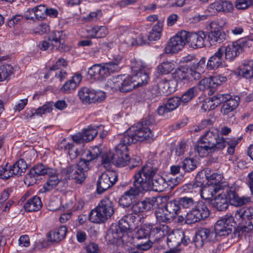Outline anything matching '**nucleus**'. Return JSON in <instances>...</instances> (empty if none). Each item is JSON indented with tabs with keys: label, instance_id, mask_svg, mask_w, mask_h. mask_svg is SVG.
<instances>
[{
	"label": "nucleus",
	"instance_id": "obj_1",
	"mask_svg": "<svg viewBox=\"0 0 253 253\" xmlns=\"http://www.w3.org/2000/svg\"><path fill=\"white\" fill-rule=\"evenodd\" d=\"M136 217L132 213L124 216L118 225H113L108 230L106 239L111 244H120L127 246L132 243L133 238L130 231L137 226Z\"/></svg>",
	"mask_w": 253,
	"mask_h": 253
},
{
	"label": "nucleus",
	"instance_id": "obj_2",
	"mask_svg": "<svg viewBox=\"0 0 253 253\" xmlns=\"http://www.w3.org/2000/svg\"><path fill=\"white\" fill-rule=\"evenodd\" d=\"M225 191V192L219 193L211 200V205L219 211L226 210L229 206V202L232 205L239 207L250 202V198L238 196L235 186L227 187Z\"/></svg>",
	"mask_w": 253,
	"mask_h": 253
},
{
	"label": "nucleus",
	"instance_id": "obj_3",
	"mask_svg": "<svg viewBox=\"0 0 253 253\" xmlns=\"http://www.w3.org/2000/svg\"><path fill=\"white\" fill-rule=\"evenodd\" d=\"M225 147V140L216 132L208 131L201 140L194 145V150L200 157H206L209 154L220 151Z\"/></svg>",
	"mask_w": 253,
	"mask_h": 253
},
{
	"label": "nucleus",
	"instance_id": "obj_4",
	"mask_svg": "<svg viewBox=\"0 0 253 253\" xmlns=\"http://www.w3.org/2000/svg\"><path fill=\"white\" fill-rule=\"evenodd\" d=\"M48 175V179L44 184L43 189V192H45L52 189L56 186L60 181L58 175L55 169L49 168L42 164H39L32 168L26 176V181H29L30 183L33 181H30V179L32 180L40 175Z\"/></svg>",
	"mask_w": 253,
	"mask_h": 253
},
{
	"label": "nucleus",
	"instance_id": "obj_5",
	"mask_svg": "<svg viewBox=\"0 0 253 253\" xmlns=\"http://www.w3.org/2000/svg\"><path fill=\"white\" fill-rule=\"evenodd\" d=\"M129 160L128 147L121 139L120 142L115 148V153L109 152L102 155L101 164L106 169L109 168L111 164L118 167H124L127 165Z\"/></svg>",
	"mask_w": 253,
	"mask_h": 253
},
{
	"label": "nucleus",
	"instance_id": "obj_6",
	"mask_svg": "<svg viewBox=\"0 0 253 253\" xmlns=\"http://www.w3.org/2000/svg\"><path fill=\"white\" fill-rule=\"evenodd\" d=\"M132 128L133 129L132 130L130 129L126 131L121 135V139L127 147L138 141L146 140L149 142L153 141L157 137V135L154 134L148 127L137 126L136 128L134 127Z\"/></svg>",
	"mask_w": 253,
	"mask_h": 253
},
{
	"label": "nucleus",
	"instance_id": "obj_7",
	"mask_svg": "<svg viewBox=\"0 0 253 253\" xmlns=\"http://www.w3.org/2000/svg\"><path fill=\"white\" fill-rule=\"evenodd\" d=\"M114 201L108 197H105L99 203L97 207L90 211L89 220L93 223L104 222L114 214Z\"/></svg>",
	"mask_w": 253,
	"mask_h": 253
},
{
	"label": "nucleus",
	"instance_id": "obj_8",
	"mask_svg": "<svg viewBox=\"0 0 253 253\" xmlns=\"http://www.w3.org/2000/svg\"><path fill=\"white\" fill-rule=\"evenodd\" d=\"M65 35L62 31H53L49 35L47 41H43L39 44V47L43 50L51 51L54 48L57 50L65 52L69 50V47L64 43Z\"/></svg>",
	"mask_w": 253,
	"mask_h": 253
},
{
	"label": "nucleus",
	"instance_id": "obj_9",
	"mask_svg": "<svg viewBox=\"0 0 253 253\" xmlns=\"http://www.w3.org/2000/svg\"><path fill=\"white\" fill-rule=\"evenodd\" d=\"M235 218L239 224L243 225L240 228L242 233H249L253 230V208L243 207L237 210L235 214Z\"/></svg>",
	"mask_w": 253,
	"mask_h": 253
},
{
	"label": "nucleus",
	"instance_id": "obj_10",
	"mask_svg": "<svg viewBox=\"0 0 253 253\" xmlns=\"http://www.w3.org/2000/svg\"><path fill=\"white\" fill-rule=\"evenodd\" d=\"M158 168L151 162H147L133 176V181L140 187L144 183H149L157 175Z\"/></svg>",
	"mask_w": 253,
	"mask_h": 253
},
{
	"label": "nucleus",
	"instance_id": "obj_11",
	"mask_svg": "<svg viewBox=\"0 0 253 253\" xmlns=\"http://www.w3.org/2000/svg\"><path fill=\"white\" fill-rule=\"evenodd\" d=\"M212 99L213 100H217L216 106L223 103L221 109L223 115H228L230 113L233 114L232 112L238 107L240 100L238 96H235L234 98H232L230 94L220 93L213 96Z\"/></svg>",
	"mask_w": 253,
	"mask_h": 253
},
{
	"label": "nucleus",
	"instance_id": "obj_12",
	"mask_svg": "<svg viewBox=\"0 0 253 253\" xmlns=\"http://www.w3.org/2000/svg\"><path fill=\"white\" fill-rule=\"evenodd\" d=\"M195 207L187 213L185 223L191 224L204 220L209 217L210 211L207 206L201 201H197Z\"/></svg>",
	"mask_w": 253,
	"mask_h": 253
},
{
	"label": "nucleus",
	"instance_id": "obj_13",
	"mask_svg": "<svg viewBox=\"0 0 253 253\" xmlns=\"http://www.w3.org/2000/svg\"><path fill=\"white\" fill-rule=\"evenodd\" d=\"M89 168L82 162H79L76 165H72L64 170L65 179H73L75 182L81 184L85 180Z\"/></svg>",
	"mask_w": 253,
	"mask_h": 253
},
{
	"label": "nucleus",
	"instance_id": "obj_14",
	"mask_svg": "<svg viewBox=\"0 0 253 253\" xmlns=\"http://www.w3.org/2000/svg\"><path fill=\"white\" fill-rule=\"evenodd\" d=\"M253 41L244 38L232 42L223 48L225 56L230 61L233 60L239 55L242 49L252 45Z\"/></svg>",
	"mask_w": 253,
	"mask_h": 253
},
{
	"label": "nucleus",
	"instance_id": "obj_15",
	"mask_svg": "<svg viewBox=\"0 0 253 253\" xmlns=\"http://www.w3.org/2000/svg\"><path fill=\"white\" fill-rule=\"evenodd\" d=\"M187 32L182 31L175 36L170 38L165 48V52L167 54L176 53L181 50L186 42Z\"/></svg>",
	"mask_w": 253,
	"mask_h": 253
},
{
	"label": "nucleus",
	"instance_id": "obj_16",
	"mask_svg": "<svg viewBox=\"0 0 253 253\" xmlns=\"http://www.w3.org/2000/svg\"><path fill=\"white\" fill-rule=\"evenodd\" d=\"M118 180V174L114 171L103 172L99 177L97 182V192L102 194L111 188Z\"/></svg>",
	"mask_w": 253,
	"mask_h": 253
},
{
	"label": "nucleus",
	"instance_id": "obj_17",
	"mask_svg": "<svg viewBox=\"0 0 253 253\" xmlns=\"http://www.w3.org/2000/svg\"><path fill=\"white\" fill-rule=\"evenodd\" d=\"M218 240V236L214 231L209 228H202L195 234L194 242L197 248H202L208 242H215Z\"/></svg>",
	"mask_w": 253,
	"mask_h": 253
},
{
	"label": "nucleus",
	"instance_id": "obj_18",
	"mask_svg": "<svg viewBox=\"0 0 253 253\" xmlns=\"http://www.w3.org/2000/svg\"><path fill=\"white\" fill-rule=\"evenodd\" d=\"M234 217L232 215H226L222 219L218 220L214 225V231L217 236H226L228 238L231 235L234 223Z\"/></svg>",
	"mask_w": 253,
	"mask_h": 253
},
{
	"label": "nucleus",
	"instance_id": "obj_19",
	"mask_svg": "<svg viewBox=\"0 0 253 253\" xmlns=\"http://www.w3.org/2000/svg\"><path fill=\"white\" fill-rule=\"evenodd\" d=\"M143 189L140 187L134 181L133 185L130 188L125 192L119 199V204L123 207H129L133 204L135 199L140 194L143 193Z\"/></svg>",
	"mask_w": 253,
	"mask_h": 253
},
{
	"label": "nucleus",
	"instance_id": "obj_20",
	"mask_svg": "<svg viewBox=\"0 0 253 253\" xmlns=\"http://www.w3.org/2000/svg\"><path fill=\"white\" fill-rule=\"evenodd\" d=\"M191 242L189 237L180 230L172 231L168 235L167 240L168 246L171 249L177 247L180 245L187 246Z\"/></svg>",
	"mask_w": 253,
	"mask_h": 253
},
{
	"label": "nucleus",
	"instance_id": "obj_21",
	"mask_svg": "<svg viewBox=\"0 0 253 253\" xmlns=\"http://www.w3.org/2000/svg\"><path fill=\"white\" fill-rule=\"evenodd\" d=\"M169 184L162 176L157 175L149 183H144L142 185L143 192L153 190L163 192L168 187Z\"/></svg>",
	"mask_w": 253,
	"mask_h": 253
},
{
	"label": "nucleus",
	"instance_id": "obj_22",
	"mask_svg": "<svg viewBox=\"0 0 253 253\" xmlns=\"http://www.w3.org/2000/svg\"><path fill=\"white\" fill-rule=\"evenodd\" d=\"M155 203L156 200L154 198H145L143 201L135 202L131 207L132 214H138L150 211L154 209Z\"/></svg>",
	"mask_w": 253,
	"mask_h": 253
},
{
	"label": "nucleus",
	"instance_id": "obj_23",
	"mask_svg": "<svg viewBox=\"0 0 253 253\" xmlns=\"http://www.w3.org/2000/svg\"><path fill=\"white\" fill-rule=\"evenodd\" d=\"M227 78L221 75H215L210 78H206L200 82V84L204 86V89H210L211 92L215 91L216 87L226 82Z\"/></svg>",
	"mask_w": 253,
	"mask_h": 253
},
{
	"label": "nucleus",
	"instance_id": "obj_24",
	"mask_svg": "<svg viewBox=\"0 0 253 253\" xmlns=\"http://www.w3.org/2000/svg\"><path fill=\"white\" fill-rule=\"evenodd\" d=\"M205 41H207V35L204 32L200 31L194 33L187 32L186 42L193 48L203 47L205 45Z\"/></svg>",
	"mask_w": 253,
	"mask_h": 253
},
{
	"label": "nucleus",
	"instance_id": "obj_25",
	"mask_svg": "<svg viewBox=\"0 0 253 253\" xmlns=\"http://www.w3.org/2000/svg\"><path fill=\"white\" fill-rule=\"evenodd\" d=\"M101 153V150L97 146L89 149H83L80 162H83L90 168V163L96 160Z\"/></svg>",
	"mask_w": 253,
	"mask_h": 253
},
{
	"label": "nucleus",
	"instance_id": "obj_26",
	"mask_svg": "<svg viewBox=\"0 0 253 253\" xmlns=\"http://www.w3.org/2000/svg\"><path fill=\"white\" fill-rule=\"evenodd\" d=\"M151 239L154 242H159L161 239L168 234L170 228L165 224L151 223Z\"/></svg>",
	"mask_w": 253,
	"mask_h": 253
},
{
	"label": "nucleus",
	"instance_id": "obj_27",
	"mask_svg": "<svg viewBox=\"0 0 253 253\" xmlns=\"http://www.w3.org/2000/svg\"><path fill=\"white\" fill-rule=\"evenodd\" d=\"M224 50L222 47H220L210 57L207 63V68L209 70H214L221 66L224 62L223 58Z\"/></svg>",
	"mask_w": 253,
	"mask_h": 253
},
{
	"label": "nucleus",
	"instance_id": "obj_28",
	"mask_svg": "<svg viewBox=\"0 0 253 253\" xmlns=\"http://www.w3.org/2000/svg\"><path fill=\"white\" fill-rule=\"evenodd\" d=\"M206 58L203 57L198 62H194L188 70V74L195 80L201 78V75L204 72L206 66Z\"/></svg>",
	"mask_w": 253,
	"mask_h": 253
},
{
	"label": "nucleus",
	"instance_id": "obj_29",
	"mask_svg": "<svg viewBox=\"0 0 253 253\" xmlns=\"http://www.w3.org/2000/svg\"><path fill=\"white\" fill-rule=\"evenodd\" d=\"M88 74L92 79L99 81H103L108 76L103 63L92 66L89 69Z\"/></svg>",
	"mask_w": 253,
	"mask_h": 253
},
{
	"label": "nucleus",
	"instance_id": "obj_30",
	"mask_svg": "<svg viewBox=\"0 0 253 253\" xmlns=\"http://www.w3.org/2000/svg\"><path fill=\"white\" fill-rule=\"evenodd\" d=\"M207 35V41L211 45H215L225 41L227 35L221 30L213 29L209 32Z\"/></svg>",
	"mask_w": 253,
	"mask_h": 253
},
{
	"label": "nucleus",
	"instance_id": "obj_31",
	"mask_svg": "<svg viewBox=\"0 0 253 253\" xmlns=\"http://www.w3.org/2000/svg\"><path fill=\"white\" fill-rule=\"evenodd\" d=\"M82 80L81 74L77 73L71 80L67 81L61 88V90L64 93H69L76 89Z\"/></svg>",
	"mask_w": 253,
	"mask_h": 253
},
{
	"label": "nucleus",
	"instance_id": "obj_32",
	"mask_svg": "<svg viewBox=\"0 0 253 253\" xmlns=\"http://www.w3.org/2000/svg\"><path fill=\"white\" fill-rule=\"evenodd\" d=\"M176 83L173 80H167L166 79H162L158 83V87L160 89L159 93H161L165 95L170 94L175 90Z\"/></svg>",
	"mask_w": 253,
	"mask_h": 253
},
{
	"label": "nucleus",
	"instance_id": "obj_33",
	"mask_svg": "<svg viewBox=\"0 0 253 253\" xmlns=\"http://www.w3.org/2000/svg\"><path fill=\"white\" fill-rule=\"evenodd\" d=\"M120 80L122 82L120 84L119 91L126 92L131 91L136 86L132 76L127 77L125 75H120Z\"/></svg>",
	"mask_w": 253,
	"mask_h": 253
},
{
	"label": "nucleus",
	"instance_id": "obj_34",
	"mask_svg": "<svg viewBox=\"0 0 253 253\" xmlns=\"http://www.w3.org/2000/svg\"><path fill=\"white\" fill-rule=\"evenodd\" d=\"M42 203L41 199L37 196L30 198L24 204L25 210L27 211H36L40 210L42 207Z\"/></svg>",
	"mask_w": 253,
	"mask_h": 253
},
{
	"label": "nucleus",
	"instance_id": "obj_35",
	"mask_svg": "<svg viewBox=\"0 0 253 253\" xmlns=\"http://www.w3.org/2000/svg\"><path fill=\"white\" fill-rule=\"evenodd\" d=\"M67 229L65 226H61L59 228L50 231L48 233V239L51 242H59L66 236Z\"/></svg>",
	"mask_w": 253,
	"mask_h": 253
},
{
	"label": "nucleus",
	"instance_id": "obj_36",
	"mask_svg": "<svg viewBox=\"0 0 253 253\" xmlns=\"http://www.w3.org/2000/svg\"><path fill=\"white\" fill-rule=\"evenodd\" d=\"M240 70L243 77L253 79V60H244L240 66Z\"/></svg>",
	"mask_w": 253,
	"mask_h": 253
},
{
	"label": "nucleus",
	"instance_id": "obj_37",
	"mask_svg": "<svg viewBox=\"0 0 253 253\" xmlns=\"http://www.w3.org/2000/svg\"><path fill=\"white\" fill-rule=\"evenodd\" d=\"M165 208L167 212H168L173 218L176 214L179 213L181 210L178 198L168 202L165 206Z\"/></svg>",
	"mask_w": 253,
	"mask_h": 253
},
{
	"label": "nucleus",
	"instance_id": "obj_38",
	"mask_svg": "<svg viewBox=\"0 0 253 253\" xmlns=\"http://www.w3.org/2000/svg\"><path fill=\"white\" fill-rule=\"evenodd\" d=\"M122 81L120 80V76L112 77L109 79L105 84V88L106 91L110 93L119 90L120 84Z\"/></svg>",
	"mask_w": 253,
	"mask_h": 253
},
{
	"label": "nucleus",
	"instance_id": "obj_39",
	"mask_svg": "<svg viewBox=\"0 0 253 253\" xmlns=\"http://www.w3.org/2000/svg\"><path fill=\"white\" fill-rule=\"evenodd\" d=\"M151 223H145L136 231L135 238L138 240H148L151 238Z\"/></svg>",
	"mask_w": 253,
	"mask_h": 253
},
{
	"label": "nucleus",
	"instance_id": "obj_40",
	"mask_svg": "<svg viewBox=\"0 0 253 253\" xmlns=\"http://www.w3.org/2000/svg\"><path fill=\"white\" fill-rule=\"evenodd\" d=\"M131 76L136 86H141L147 84L149 77L146 68L133 74Z\"/></svg>",
	"mask_w": 253,
	"mask_h": 253
},
{
	"label": "nucleus",
	"instance_id": "obj_41",
	"mask_svg": "<svg viewBox=\"0 0 253 253\" xmlns=\"http://www.w3.org/2000/svg\"><path fill=\"white\" fill-rule=\"evenodd\" d=\"M12 167L14 175L20 176L24 173L28 168V165L23 159H20Z\"/></svg>",
	"mask_w": 253,
	"mask_h": 253
},
{
	"label": "nucleus",
	"instance_id": "obj_42",
	"mask_svg": "<svg viewBox=\"0 0 253 253\" xmlns=\"http://www.w3.org/2000/svg\"><path fill=\"white\" fill-rule=\"evenodd\" d=\"M162 23L158 22L156 25L153 27L152 30L149 32L147 36L148 41H155L160 39L162 31Z\"/></svg>",
	"mask_w": 253,
	"mask_h": 253
},
{
	"label": "nucleus",
	"instance_id": "obj_43",
	"mask_svg": "<svg viewBox=\"0 0 253 253\" xmlns=\"http://www.w3.org/2000/svg\"><path fill=\"white\" fill-rule=\"evenodd\" d=\"M93 89L87 87L81 88L78 92V95L81 101L84 103L90 104L92 103L91 94L93 93Z\"/></svg>",
	"mask_w": 253,
	"mask_h": 253
},
{
	"label": "nucleus",
	"instance_id": "obj_44",
	"mask_svg": "<svg viewBox=\"0 0 253 253\" xmlns=\"http://www.w3.org/2000/svg\"><path fill=\"white\" fill-rule=\"evenodd\" d=\"M181 209L192 210L197 202L195 199L192 197L184 196L178 198Z\"/></svg>",
	"mask_w": 253,
	"mask_h": 253
},
{
	"label": "nucleus",
	"instance_id": "obj_45",
	"mask_svg": "<svg viewBox=\"0 0 253 253\" xmlns=\"http://www.w3.org/2000/svg\"><path fill=\"white\" fill-rule=\"evenodd\" d=\"M155 216L157 221L160 222H169L172 220V217L167 212L166 210L159 209L155 211Z\"/></svg>",
	"mask_w": 253,
	"mask_h": 253
},
{
	"label": "nucleus",
	"instance_id": "obj_46",
	"mask_svg": "<svg viewBox=\"0 0 253 253\" xmlns=\"http://www.w3.org/2000/svg\"><path fill=\"white\" fill-rule=\"evenodd\" d=\"M100 126H89L82 132L85 138V142L92 140L98 134L97 128L101 127Z\"/></svg>",
	"mask_w": 253,
	"mask_h": 253
},
{
	"label": "nucleus",
	"instance_id": "obj_47",
	"mask_svg": "<svg viewBox=\"0 0 253 253\" xmlns=\"http://www.w3.org/2000/svg\"><path fill=\"white\" fill-rule=\"evenodd\" d=\"M121 60V58H119L115 59L113 61L103 63V65L105 68L108 76H109L111 73L117 72L120 71L121 67L119 64Z\"/></svg>",
	"mask_w": 253,
	"mask_h": 253
},
{
	"label": "nucleus",
	"instance_id": "obj_48",
	"mask_svg": "<svg viewBox=\"0 0 253 253\" xmlns=\"http://www.w3.org/2000/svg\"><path fill=\"white\" fill-rule=\"evenodd\" d=\"M217 192V189L213 186L205 187L201 190V196L202 199L209 200L211 204V200L213 199V195Z\"/></svg>",
	"mask_w": 253,
	"mask_h": 253
},
{
	"label": "nucleus",
	"instance_id": "obj_49",
	"mask_svg": "<svg viewBox=\"0 0 253 253\" xmlns=\"http://www.w3.org/2000/svg\"><path fill=\"white\" fill-rule=\"evenodd\" d=\"M13 74V68L9 64H3L0 66V82L7 80Z\"/></svg>",
	"mask_w": 253,
	"mask_h": 253
},
{
	"label": "nucleus",
	"instance_id": "obj_50",
	"mask_svg": "<svg viewBox=\"0 0 253 253\" xmlns=\"http://www.w3.org/2000/svg\"><path fill=\"white\" fill-rule=\"evenodd\" d=\"M198 89L196 87H192L189 88L181 96L182 103H187L190 101L197 94Z\"/></svg>",
	"mask_w": 253,
	"mask_h": 253
},
{
	"label": "nucleus",
	"instance_id": "obj_51",
	"mask_svg": "<svg viewBox=\"0 0 253 253\" xmlns=\"http://www.w3.org/2000/svg\"><path fill=\"white\" fill-rule=\"evenodd\" d=\"M197 166V161L193 158H186L182 162L181 168L185 172L194 170Z\"/></svg>",
	"mask_w": 253,
	"mask_h": 253
},
{
	"label": "nucleus",
	"instance_id": "obj_52",
	"mask_svg": "<svg viewBox=\"0 0 253 253\" xmlns=\"http://www.w3.org/2000/svg\"><path fill=\"white\" fill-rule=\"evenodd\" d=\"M77 146L74 143H71L70 146H68L67 152L71 159H76L78 156L81 155L82 151V146Z\"/></svg>",
	"mask_w": 253,
	"mask_h": 253
},
{
	"label": "nucleus",
	"instance_id": "obj_53",
	"mask_svg": "<svg viewBox=\"0 0 253 253\" xmlns=\"http://www.w3.org/2000/svg\"><path fill=\"white\" fill-rule=\"evenodd\" d=\"M175 68L173 63L171 62H164L159 65L157 68L159 73L162 74H168Z\"/></svg>",
	"mask_w": 253,
	"mask_h": 253
},
{
	"label": "nucleus",
	"instance_id": "obj_54",
	"mask_svg": "<svg viewBox=\"0 0 253 253\" xmlns=\"http://www.w3.org/2000/svg\"><path fill=\"white\" fill-rule=\"evenodd\" d=\"M181 102L182 101L180 97L174 96L169 98L166 104L171 112L177 108L180 105Z\"/></svg>",
	"mask_w": 253,
	"mask_h": 253
},
{
	"label": "nucleus",
	"instance_id": "obj_55",
	"mask_svg": "<svg viewBox=\"0 0 253 253\" xmlns=\"http://www.w3.org/2000/svg\"><path fill=\"white\" fill-rule=\"evenodd\" d=\"M242 139V137L241 136L237 139L232 138L230 139L228 141H225V144H227L228 146L227 149V153L229 155H232L235 152V149L238 144Z\"/></svg>",
	"mask_w": 253,
	"mask_h": 253
},
{
	"label": "nucleus",
	"instance_id": "obj_56",
	"mask_svg": "<svg viewBox=\"0 0 253 253\" xmlns=\"http://www.w3.org/2000/svg\"><path fill=\"white\" fill-rule=\"evenodd\" d=\"M188 69L186 67H181L177 69L173 73L174 77L177 80H184L187 79Z\"/></svg>",
	"mask_w": 253,
	"mask_h": 253
},
{
	"label": "nucleus",
	"instance_id": "obj_57",
	"mask_svg": "<svg viewBox=\"0 0 253 253\" xmlns=\"http://www.w3.org/2000/svg\"><path fill=\"white\" fill-rule=\"evenodd\" d=\"M36 20L44 19L46 16L47 7L44 5H40L34 8Z\"/></svg>",
	"mask_w": 253,
	"mask_h": 253
},
{
	"label": "nucleus",
	"instance_id": "obj_58",
	"mask_svg": "<svg viewBox=\"0 0 253 253\" xmlns=\"http://www.w3.org/2000/svg\"><path fill=\"white\" fill-rule=\"evenodd\" d=\"M92 97V103L100 102L106 97L104 92L102 91L93 90V93L91 94Z\"/></svg>",
	"mask_w": 253,
	"mask_h": 253
},
{
	"label": "nucleus",
	"instance_id": "obj_59",
	"mask_svg": "<svg viewBox=\"0 0 253 253\" xmlns=\"http://www.w3.org/2000/svg\"><path fill=\"white\" fill-rule=\"evenodd\" d=\"M52 104L51 103H47L42 106L40 107L35 110V113L37 115H42L46 113H48L51 112L52 110Z\"/></svg>",
	"mask_w": 253,
	"mask_h": 253
},
{
	"label": "nucleus",
	"instance_id": "obj_60",
	"mask_svg": "<svg viewBox=\"0 0 253 253\" xmlns=\"http://www.w3.org/2000/svg\"><path fill=\"white\" fill-rule=\"evenodd\" d=\"M216 101L217 100H213L212 97H211L210 99L205 101L202 104V105L201 106V109L204 110V112L214 109L215 107H216L215 106L216 104Z\"/></svg>",
	"mask_w": 253,
	"mask_h": 253
},
{
	"label": "nucleus",
	"instance_id": "obj_61",
	"mask_svg": "<svg viewBox=\"0 0 253 253\" xmlns=\"http://www.w3.org/2000/svg\"><path fill=\"white\" fill-rule=\"evenodd\" d=\"M207 10L211 13L221 12V0L215 1L210 4L208 6Z\"/></svg>",
	"mask_w": 253,
	"mask_h": 253
},
{
	"label": "nucleus",
	"instance_id": "obj_62",
	"mask_svg": "<svg viewBox=\"0 0 253 253\" xmlns=\"http://www.w3.org/2000/svg\"><path fill=\"white\" fill-rule=\"evenodd\" d=\"M124 41L128 46L136 45L137 42L136 40V36L134 32L128 33L126 36Z\"/></svg>",
	"mask_w": 253,
	"mask_h": 253
},
{
	"label": "nucleus",
	"instance_id": "obj_63",
	"mask_svg": "<svg viewBox=\"0 0 253 253\" xmlns=\"http://www.w3.org/2000/svg\"><path fill=\"white\" fill-rule=\"evenodd\" d=\"M131 70L134 74L143 70L146 67L140 61L134 60L131 62Z\"/></svg>",
	"mask_w": 253,
	"mask_h": 253
},
{
	"label": "nucleus",
	"instance_id": "obj_64",
	"mask_svg": "<svg viewBox=\"0 0 253 253\" xmlns=\"http://www.w3.org/2000/svg\"><path fill=\"white\" fill-rule=\"evenodd\" d=\"M233 10V6L230 1L221 0V12H230Z\"/></svg>",
	"mask_w": 253,
	"mask_h": 253
}]
</instances>
